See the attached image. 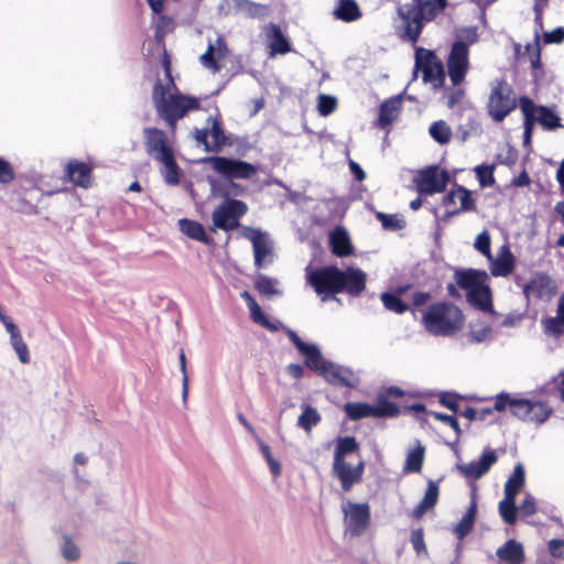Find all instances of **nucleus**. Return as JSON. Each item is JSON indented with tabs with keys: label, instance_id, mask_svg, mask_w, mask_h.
<instances>
[{
	"label": "nucleus",
	"instance_id": "e433bc0d",
	"mask_svg": "<svg viewBox=\"0 0 564 564\" xmlns=\"http://www.w3.org/2000/svg\"><path fill=\"white\" fill-rule=\"evenodd\" d=\"M377 401V405H372L373 417H395L401 413L399 405L391 402L381 392L378 394Z\"/></svg>",
	"mask_w": 564,
	"mask_h": 564
},
{
	"label": "nucleus",
	"instance_id": "72a5a7b5",
	"mask_svg": "<svg viewBox=\"0 0 564 564\" xmlns=\"http://www.w3.org/2000/svg\"><path fill=\"white\" fill-rule=\"evenodd\" d=\"M334 15L344 22H352L361 17V12L355 0H338Z\"/></svg>",
	"mask_w": 564,
	"mask_h": 564
},
{
	"label": "nucleus",
	"instance_id": "603ef678",
	"mask_svg": "<svg viewBox=\"0 0 564 564\" xmlns=\"http://www.w3.org/2000/svg\"><path fill=\"white\" fill-rule=\"evenodd\" d=\"M525 53L529 56L531 67L533 69H541V45H540V35L535 32L534 42L528 43L525 45Z\"/></svg>",
	"mask_w": 564,
	"mask_h": 564
},
{
	"label": "nucleus",
	"instance_id": "37998d69",
	"mask_svg": "<svg viewBox=\"0 0 564 564\" xmlns=\"http://www.w3.org/2000/svg\"><path fill=\"white\" fill-rule=\"evenodd\" d=\"M321 422V415L315 408L310 404H306L303 409L302 414L299 416L297 425L302 427L306 432H311V430Z\"/></svg>",
	"mask_w": 564,
	"mask_h": 564
},
{
	"label": "nucleus",
	"instance_id": "c03bdc74",
	"mask_svg": "<svg viewBox=\"0 0 564 564\" xmlns=\"http://www.w3.org/2000/svg\"><path fill=\"white\" fill-rule=\"evenodd\" d=\"M424 447L419 445L412 449L405 459L404 471L420 473L424 463Z\"/></svg>",
	"mask_w": 564,
	"mask_h": 564
},
{
	"label": "nucleus",
	"instance_id": "774afa93",
	"mask_svg": "<svg viewBox=\"0 0 564 564\" xmlns=\"http://www.w3.org/2000/svg\"><path fill=\"white\" fill-rule=\"evenodd\" d=\"M564 41V28H556L551 32H545L543 34V43L544 44H560Z\"/></svg>",
	"mask_w": 564,
	"mask_h": 564
},
{
	"label": "nucleus",
	"instance_id": "b1692460",
	"mask_svg": "<svg viewBox=\"0 0 564 564\" xmlns=\"http://www.w3.org/2000/svg\"><path fill=\"white\" fill-rule=\"evenodd\" d=\"M454 279L460 289L470 292V290L480 286L484 282H487L488 274L486 271L476 269H460L454 273Z\"/></svg>",
	"mask_w": 564,
	"mask_h": 564
},
{
	"label": "nucleus",
	"instance_id": "a19ab883",
	"mask_svg": "<svg viewBox=\"0 0 564 564\" xmlns=\"http://www.w3.org/2000/svg\"><path fill=\"white\" fill-rule=\"evenodd\" d=\"M359 451V443L354 436H344L337 438L334 459L346 460V456Z\"/></svg>",
	"mask_w": 564,
	"mask_h": 564
},
{
	"label": "nucleus",
	"instance_id": "13d9d810",
	"mask_svg": "<svg viewBox=\"0 0 564 564\" xmlns=\"http://www.w3.org/2000/svg\"><path fill=\"white\" fill-rule=\"evenodd\" d=\"M337 108V99L330 95H319L317 109L319 115L328 116Z\"/></svg>",
	"mask_w": 564,
	"mask_h": 564
},
{
	"label": "nucleus",
	"instance_id": "5701e85b",
	"mask_svg": "<svg viewBox=\"0 0 564 564\" xmlns=\"http://www.w3.org/2000/svg\"><path fill=\"white\" fill-rule=\"evenodd\" d=\"M467 302L476 310L485 313H495L492 304V292L487 282L480 284L466 294Z\"/></svg>",
	"mask_w": 564,
	"mask_h": 564
},
{
	"label": "nucleus",
	"instance_id": "6e6552de",
	"mask_svg": "<svg viewBox=\"0 0 564 564\" xmlns=\"http://www.w3.org/2000/svg\"><path fill=\"white\" fill-rule=\"evenodd\" d=\"M207 128L195 129L193 137L197 144L203 145L207 152H219L224 147L229 144L228 138L223 128V122L219 117H208Z\"/></svg>",
	"mask_w": 564,
	"mask_h": 564
},
{
	"label": "nucleus",
	"instance_id": "f3484780",
	"mask_svg": "<svg viewBox=\"0 0 564 564\" xmlns=\"http://www.w3.org/2000/svg\"><path fill=\"white\" fill-rule=\"evenodd\" d=\"M329 384L336 387L356 388L359 379L351 369L339 366L328 360L319 373Z\"/></svg>",
	"mask_w": 564,
	"mask_h": 564
},
{
	"label": "nucleus",
	"instance_id": "1a4fd4ad",
	"mask_svg": "<svg viewBox=\"0 0 564 564\" xmlns=\"http://www.w3.org/2000/svg\"><path fill=\"white\" fill-rule=\"evenodd\" d=\"M338 268L336 265H326L313 270L307 275V283L321 296L322 301H327L338 294Z\"/></svg>",
	"mask_w": 564,
	"mask_h": 564
},
{
	"label": "nucleus",
	"instance_id": "de8ad7c7",
	"mask_svg": "<svg viewBox=\"0 0 564 564\" xmlns=\"http://www.w3.org/2000/svg\"><path fill=\"white\" fill-rule=\"evenodd\" d=\"M551 409L547 406L546 403L541 401H531V409L527 422L540 424L545 422L549 419Z\"/></svg>",
	"mask_w": 564,
	"mask_h": 564
},
{
	"label": "nucleus",
	"instance_id": "4468645a",
	"mask_svg": "<svg viewBox=\"0 0 564 564\" xmlns=\"http://www.w3.org/2000/svg\"><path fill=\"white\" fill-rule=\"evenodd\" d=\"M415 66L423 74L424 82L444 80V67L434 52L419 47L415 52Z\"/></svg>",
	"mask_w": 564,
	"mask_h": 564
},
{
	"label": "nucleus",
	"instance_id": "2eb2a0df",
	"mask_svg": "<svg viewBox=\"0 0 564 564\" xmlns=\"http://www.w3.org/2000/svg\"><path fill=\"white\" fill-rule=\"evenodd\" d=\"M365 466L364 460H360L356 466H351L347 460L334 459L332 473L339 480L341 489L348 492L355 485L361 482Z\"/></svg>",
	"mask_w": 564,
	"mask_h": 564
},
{
	"label": "nucleus",
	"instance_id": "6e6d98bb",
	"mask_svg": "<svg viewBox=\"0 0 564 564\" xmlns=\"http://www.w3.org/2000/svg\"><path fill=\"white\" fill-rule=\"evenodd\" d=\"M249 310H250V317L254 323L261 325L262 327H264L271 332L278 330V327L268 319V317L262 312V310L258 303L250 306Z\"/></svg>",
	"mask_w": 564,
	"mask_h": 564
},
{
	"label": "nucleus",
	"instance_id": "09e8293b",
	"mask_svg": "<svg viewBox=\"0 0 564 564\" xmlns=\"http://www.w3.org/2000/svg\"><path fill=\"white\" fill-rule=\"evenodd\" d=\"M381 301L384 305V307L388 311L394 312L397 314H403L408 311L409 306L405 302H403L400 296L384 292L381 294Z\"/></svg>",
	"mask_w": 564,
	"mask_h": 564
},
{
	"label": "nucleus",
	"instance_id": "8fccbe9b",
	"mask_svg": "<svg viewBox=\"0 0 564 564\" xmlns=\"http://www.w3.org/2000/svg\"><path fill=\"white\" fill-rule=\"evenodd\" d=\"M542 324L546 335L560 338L564 334V317L560 314L555 317L545 318Z\"/></svg>",
	"mask_w": 564,
	"mask_h": 564
},
{
	"label": "nucleus",
	"instance_id": "a878e982",
	"mask_svg": "<svg viewBox=\"0 0 564 564\" xmlns=\"http://www.w3.org/2000/svg\"><path fill=\"white\" fill-rule=\"evenodd\" d=\"M402 99L400 96L384 100L379 108V117L377 126L384 129L391 126L398 118L401 111Z\"/></svg>",
	"mask_w": 564,
	"mask_h": 564
},
{
	"label": "nucleus",
	"instance_id": "20e7f679",
	"mask_svg": "<svg viewBox=\"0 0 564 564\" xmlns=\"http://www.w3.org/2000/svg\"><path fill=\"white\" fill-rule=\"evenodd\" d=\"M422 324L434 336H453L464 327L465 315L453 303L436 302L424 311Z\"/></svg>",
	"mask_w": 564,
	"mask_h": 564
},
{
	"label": "nucleus",
	"instance_id": "c85d7f7f",
	"mask_svg": "<svg viewBox=\"0 0 564 564\" xmlns=\"http://www.w3.org/2000/svg\"><path fill=\"white\" fill-rule=\"evenodd\" d=\"M496 555L506 564H522L525 560L523 546L516 540H508L497 550Z\"/></svg>",
	"mask_w": 564,
	"mask_h": 564
},
{
	"label": "nucleus",
	"instance_id": "864d4df0",
	"mask_svg": "<svg viewBox=\"0 0 564 564\" xmlns=\"http://www.w3.org/2000/svg\"><path fill=\"white\" fill-rule=\"evenodd\" d=\"M376 218L381 223L386 230H400L405 227V221L398 215H389L382 212L376 213Z\"/></svg>",
	"mask_w": 564,
	"mask_h": 564
},
{
	"label": "nucleus",
	"instance_id": "cd10ccee",
	"mask_svg": "<svg viewBox=\"0 0 564 564\" xmlns=\"http://www.w3.org/2000/svg\"><path fill=\"white\" fill-rule=\"evenodd\" d=\"M267 36L269 40L270 54L272 56L276 54L284 55L291 52V44L279 25L270 23L267 28Z\"/></svg>",
	"mask_w": 564,
	"mask_h": 564
},
{
	"label": "nucleus",
	"instance_id": "a18cd8bd",
	"mask_svg": "<svg viewBox=\"0 0 564 564\" xmlns=\"http://www.w3.org/2000/svg\"><path fill=\"white\" fill-rule=\"evenodd\" d=\"M429 131L431 137L442 145L448 143L452 139L451 127L443 120L433 122Z\"/></svg>",
	"mask_w": 564,
	"mask_h": 564
},
{
	"label": "nucleus",
	"instance_id": "9d476101",
	"mask_svg": "<svg viewBox=\"0 0 564 564\" xmlns=\"http://www.w3.org/2000/svg\"><path fill=\"white\" fill-rule=\"evenodd\" d=\"M447 74L453 86H459L469 69V48L460 42H454L446 59Z\"/></svg>",
	"mask_w": 564,
	"mask_h": 564
},
{
	"label": "nucleus",
	"instance_id": "39448f33",
	"mask_svg": "<svg viewBox=\"0 0 564 564\" xmlns=\"http://www.w3.org/2000/svg\"><path fill=\"white\" fill-rule=\"evenodd\" d=\"M518 105L516 91L505 78L491 83L486 109L494 121L502 122Z\"/></svg>",
	"mask_w": 564,
	"mask_h": 564
},
{
	"label": "nucleus",
	"instance_id": "f8f14e48",
	"mask_svg": "<svg viewBox=\"0 0 564 564\" xmlns=\"http://www.w3.org/2000/svg\"><path fill=\"white\" fill-rule=\"evenodd\" d=\"M527 300L531 297L544 302L551 301L557 293L555 281L544 272H536L528 283L522 286Z\"/></svg>",
	"mask_w": 564,
	"mask_h": 564
},
{
	"label": "nucleus",
	"instance_id": "5fc2aeb1",
	"mask_svg": "<svg viewBox=\"0 0 564 564\" xmlns=\"http://www.w3.org/2000/svg\"><path fill=\"white\" fill-rule=\"evenodd\" d=\"M275 284H276V281L267 276V275H263V274H260L258 275L256 282H254V289L261 294V295H267V296H271V295H275L278 294V290L275 288Z\"/></svg>",
	"mask_w": 564,
	"mask_h": 564
},
{
	"label": "nucleus",
	"instance_id": "ddd939ff",
	"mask_svg": "<svg viewBox=\"0 0 564 564\" xmlns=\"http://www.w3.org/2000/svg\"><path fill=\"white\" fill-rule=\"evenodd\" d=\"M338 294L346 293L358 297L366 290L367 274L359 268L348 267L345 270L338 268Z\"/></svg>",
	"mask_w": 564,
	"mask_h": 564
},
{
	"label": "nucleus",
	"instance_id": "49530a36",
	"mask_svg": "<svg viewBox=\"0 0 564 564\" xmlns=\"http://www.w3.org/2000/svg\"><path fill=\"white\" fill-rule=\"evenodd\" d=\"M516 497L505 496V499L499 502V513L502 520L507 524H514L517 520V507H516Z\"/></svg>",
	"mask_w": 564,
	"mask_h": 564
},
{
	"label": "nucleus",
	"instance_id": "473e14b6",
	"mask_svg": "<svg viewBox=\"0 0 564 564\" xmlns=\"http://www.w3.org/2000/svg\"><path fill=\"white\" fill-rule=\"evenodd\" d=\"M533 108V116H535V121H538L543 129L554 130L561 127V118L549 107L536 106L534 104Z\"/></svg>",
	"mask_w": 564,
	"mask_h": 564
},
{
	"label": "nucleus",
	"instance_id": "0e129e2a",
	"mask_svg": "<svg viewBox=\"0 0 564 564\" xmlns=\"http://www.w3.org/2000/svg\"><path fill=\"white\" fill-rule=\"evenodd\" d=\"M460 399V397L456 393H452V392H442L440 395H438V402L452 410L454 413H458L459 411V404H458V400Z\"/></svg>",
	"mask_w": 564,
	"mask_h": 564
},
{
	"label": "nucleus",
	"instance_id": "9b49d317",
	"mask_svg": "<svg viewBox=\"0 0 564 564\" xmlns=\"http://www.w3.org/2000/svg\"><path fill=\"white\" fill-rule=\"evenodd\" d=\"M449 182V173L437 165L422 170L415 178L416 189L421 195H433L445 191Z\"/></svg>",
	"mask_w": 564,
	"mask_h": 564
},
{
	"label": "nucleus",
	"instance_id": "f704fd0d",
	"mask_svg": "<svg viewBox=\"0 0 564 564\" xmlns=\"http://www.w3.org/2000/svg\"><path fill=\"white\" fill-rule=\"evenodd\" d=\"M476 513H477V503L475 500H473L470 502L469 507L467 508L466 513L464 514V517L460 519V521L456 524V527L454 529V533L456 534V536L459 540H463L465 536H467L471 532V530L474 528L475 519H476Z\"/></svg>",
	"mask_w": 564,
	"mask_h": 564
},
{
	"label": "nucleus",
	"instance_id": "c9c22d12",
	"mask_svg": "<svg viewBox=\"0 0 564 564\" xmlns=\"http://www.w3.org/2000/svg\"><path fill=\"white\" fill-rule=\"evenodd\" d=\"M525 482V473L521 464L516 465L512 475L505 484V496L517 497Z\"/></svg>",
	"mask_w": 564,
	"mask_h": 564
},
{
	"label": "nucleus",
	"instance_id": "338daca9",
	"mask_svg": "<svg viewBox=\"0 0 564 564\" xmlns=\"http://www.w3.org/2000/svg\"><path fill=\"white\" fill-rule=\"evenodd\" d=\"M15 173L12 165L0 156V183L9 184L14 180Z\"/></svg>",
	"mask_w": 564,
	"mask_h": 564
},
{
	"label": "nucleus",
	"instance_id": "4be33fe9",
	"mask_svg": "<svg viewBox=\"0 0 564 564\" xmlns=\"http://www.w3.org/2000/svg\"><path fill=\"white\" fill-rule=\"evenodd\" d=\"M455 193L456 197L459 200V207H455L453 209H446V212L440 218L443 223H448L452 217L459 215L460 213L476 212L477 204L476 199L473 197V192L463 185L455 184Z\"/></svg>",
	"mask_w": 564,
	"mask_h": 564
},
{
	"label": "nucleus",
	"instance_id": "bf43d9fd",
	"mask_svg": "<svg viewBox=\"0 0 564 564\" xmlns=\"http://www.w3.org/2000/svg\"><path fill=\"white\" fill-rule=\"evenodd\" d=\"M478 41V33L476 26H467L463 28L457 33V40L455 42H460L465 44L466 47Z\"/></svg>",
	"mask_w": 564,
	"mask_h": 564
},
{
	"label": "nucleus",
	"instance_id": "7c9ffc66",
	"mask_svg": "<svg viewBox=\"0 0 564 564\" xmlns=\"http://www.w3.org/2000/svg\"><path fill=\"white\" fill-rule=\"evenodd\" d=\"M440 488L438 485L430 480L425 490L423 499L413 509L412 517L416 520L421 519L429 510H432L438 501Z\"/></svg>",
	"mask_w": 564,
	"mask_h": 564
},
{
	"label": "nucleus",
	"instance_id": "052dcab7",
	"mask_svg": "<svg viewBox=\"0 0 564 564\" xmlns=\"http://www.w3.org/2000/svg\"><path fill=\"white\" fill-rule=\"evenodd\" d=\"M202 64L212 69L214 73L220 70V64L215 57V47L213 44H209L206 52L200 56Z\"/></svg>",
	"mask_w": 564,
	"mask_h": 564
},
{
	"label": "nucleus",
	"instance_id": "58836bf2",
	"mask_svg": "<svg viewBox=\"0 0 564 564\" xmlns=\"http://www.w3.org/2000/svg\"><path fill=\"white\" fill-rule=\"evenodd\" d=\"M344 412L351 421H358L365 417H373L371 404L365 402H347L344 404Z\"/></svg>",
	"mask_w": 564,
	"mask_h": 564
},
{
	"label": "nucleus",
	"instance_id": "f257e3e1",
	"mask_svg": "<svg viewBox=\"0 0 564 564\" xmlns=\"http://www.w3.org/2000/svg\"><path fill=\"white\" fill-rule=\"evenodd\" d=\"M167 83L163 84L158 79L152 88V99L158 116L163 119L172 133L177 128V121L183 119L191 111L200 109L198 98L183 95L177 91L171 73V57L164 50L161 58Z\"/></svg>",
	"mask_w": 564,
	"mask_h": 564
},
{
	"label": "nucleus",
	"instance_id": "6ab92c4d",
	"mask_svg": "<svg viewBox=\"0 0 564 564\" xmlns=\"http://www.w3.org/2000/svg\"><path fill=\"white\" fill-rule=\"evenodd\" d=\"M497 460L498 456L496 452L488 449L481 454L478 460H473L468 464H458L457 469L466 478L478 479L487 474Z\"/></svg>",
	"mask_w": 564,
	"mask_h": 564
},
{
	"label": "nucleus",
	"instance_id": "c756f323",
	"mask_svg": "<svg viewBox=\"0 0 564 564\" xmlns=\"http://www.w3.org/2000/svg\"><path fill=\"white\" fill-rule=\"evenodd\" d=\"M490 261V272L494 276H508L514 269V257L507 246L501 247L499 257Z\"/></svg>",
	"mask_w": 564,
	"mask_h": 564
},
{
	"label": "nucleus",
	"instance_id": "aec40b11",
	"mask_svg": "<svg viewBox=\"0 0 564 564\" xmlns=\"http://www.w3.org/2000/svg\"><path fill=\"white\" fill-rule=\"evenodd\" d=\"M65 177L75 186L88 188L93 183V166L76 159L69 160L65 165Z\"/></svg>",
	"mask_w": 564,
	"mask_h": 564
},
{
	"label": "nucleus",
	"instance_id": "393cba45",
	"mask_svg": "<svg viewBox=\"0 0 564 564\" xmlns=\"http://www.w3.org/2000/svg\"><path fill=\"white\" fill-rule=\"evenodd\" d=\"M249 239L252 242L257 269H261L264 263L272 262V247L264 235L259 230H254Z\"/></svg>",
	"mask_w": 564,
	"mask_h": 564
},
{
	"label": "nucleus",
	"instance_id": "4d7b16f0",
	"mask_svg": "<svg viewBox=\"0 0 564 564\" xmlns=\"http://www.w3.org/2000/svg\"><path fill=\"white\" fill-rule=\"evenodd\" d=\"M475 249L485 256L488 260H492L491 239L487 231L480 232L475 241Z\"/></svg>",
	"mask_w": 564,
	"mask_h": 564
},
{
	"label": "nucleus",
	"instance_id": "2f4dec72",
	"mask_svg": "<svg viewBox=\"0 0 564 564\" xmlns=\"http://www.w3.org/2000/svg\"><path fill=\"white\" fill-rule=\"evenodd\" d=\"M519 106L523 113V143L530 144L535 123V116H533L534 101L528 96H521L519 98Z\"/></svg>",
	"mask_w": 564,
	"mask_h": 564
},
{
	"label": "nucleus",
	"instance_id": "69168bd1",
	"mask_svg": "<svg viewBox=\"0 0 564 564\" xmlns=\"http://www.w3.org/2000/svg\"><path fill=\"white\" fill-rule=\"evenodd\" d=\"M13 349L19 356V360L22 364H29L30 362V352L28 345L24 343L22 336L18 337L17 339L10 340Z\"/></svg>",
	"mask_w": 564,
	"mask_h": 564
},
{
	"label": "nucleus",
	"instance_id": "f03ea898",
	"mask_svg": "<svg viewBox=\"0 0 564 564\" xmlns=\"http://www.w3.org/2000/svg\"><path fill=\"white\" fill-rule=\"evenodd\" d=\"M447 7V0H411V3L399 6L397 12L402 20L400 39L416 44L425 24L434 21Z\"/></svg>",
	"mask_w": 564,
	"mask_h": 564
},
{
	"label": "nucleus",
	"instance_id": "3c124183",
	"mask_svg": "<svg viewBox=\"0 0 564 564\" xmlns=\"http://www.w3.org/2000/svg\"><path fill=\"white\" fill-rule=\"evenodd\" d=\"M475 174L477 177V181L479 182L481 187H490L496 183L494 172H495V165H487L481 164L477 165L475 169Z\"/></svg>",
	"mask_w": 564,
	"mask_h": 564
},
{
	"label": "nucleus",
	"instance_id": "e2e57ef3",
	"mask_svg": "<svg viewBox=\"0 0 564 564\" xmlns=\"http://www.w3.org/2000/svg\"><path fill=\"white\" fill-rule=\"evenodd\" d=\"M62 554H63L64 558L67 561H76L79 558V555H80L79 549L74 544L72 539L67 535L64 536Z\"/></svg>",
	"mask_w": 564,
	"mask_h": 564
},
{
	"label": "nucleus",
	"instance_id": "4c0bfd02",
	"mask_svg": "<svg viewBox=\"0 0 564 564\" xmlns=\"http://www.w3.org/2000/svg\"><path fill=\"white\" fill-rule=\"evenodd\" d=\"M302 355L305 357V366L317 375L321 373L323 367L328 362V360L323 358L319 348L313 344H310Z\"/></svg>",
	"mask_w": 564,
	"mask_h": 564
},
{
	"label": "nucleus",
	"instance_id": "7ed1b4c3",
	"mask_svg": "<svg viewBox=\"0 0 564 564\" xmlns=\"http://www.w3.org/2000/svg\"><path fill=\"white\" fill-rule=\"evenodd\" d=\"M147 153L163 165L161 171L167 185L176 186L181 182L183 171L176 162L173 142L162 129L149 127L143 129Z\"/></svg>",
	"mask_w": 564,
	"mask_h": 564
},
{
	"label": "nucleus",
	"instance_id": "bb28decb",
	"mask_svg": "<svg viewBox=\"0 0 564 564\" xmlns=\"http://www.w3.org/2000/svg\"><path fill=\"white\" fill-rule=\"evenodd\" d=\"M332 252L337 257H348L352 253V246L348 232L343 227H336L329 235Z\"/></svg>",
	"mask_w": 564,
	"mask_h": 564
},
{
	"label": "nucleus",
	"instance_id": "0eeeda50",
	"mask_svg": "<svg viewBox=\"0 0 564 564\" xmlns=\"http://www.w3.org/2000/svg\"><path fill=\"white\" fill-rule=\"evenodd\" d=\"M248 206L245 202L227 198L218 205L212 215L215 228L231 231L239 227V218L246 215Z\"/></svg>",
	"mask_w": 564,
	"mask_h": 564
},
{
	"label": "nucleus",
	"instance_id": "79ce46f5",
	"mask_svg": "<svg viewBox=\"0 0 564 564\" xmlns=\"http://www.w3.org/2000/svg\"><path fill=\"white\" fill-rule=\"evenodd\" d=\"M236 8L246 13L249 18H263L268 14L269 8L265 4L256 3L250 0H236Z\"/></svg>",
	"mask_w": 564,
	"mask_h": 564
},
{
	"label": "nucleus",
	"instance_id": "a211bd4d",
	"mask_svg": "<svg viewBox=\"0 0 564 564\" xmlns=\"http://www.w3.org/2000/svg\"><path fill=\"white\" fill-rule=\"evenodd\" d=\"M347 508H344L346 517H348V530L351 535H361L370 524V508L368 503H352L348 502Z\"/></svg>",
	"mask_w": 564,
	"mask_h": 564
},
{
	"label": "nucleus",
	"instance_id": "423d86ee",
	"mask_svg": "<svg viewBox=\"0 0 564 564\" xmlns=\"http://www.w3.org/2000/svg\"><path fill=\"white\" fill-rule=\"evenodd\" d=\"M204 162L227 181L251 180L258 173L256 165L239 159L216 155L206 158Z\"/></svg>",
	"mask_w": 564,
	"mask_h": 564
},
{
	"label": "nucleus",
	"instance_id": "680f3d73",
	"mask_svg": "<svg viewBox=\"0 0 564 564\" xmlns=\"http://www.w3.org/2000/svg\"><path fill=\"white\" fill-rule=\"evenodd\" d=\"M446 106L453 109L455 106L460 104L465 98V89L455 86V88L445 90Z\"/></svg>",
	"mask_w": 564,
	"mask_h": 564
},
{
	"label": "nucleus",
	"instance_id": "ea45409f",
	"mask_svg": "<svg viewBox=\"0 0 564 564\" xmlns=\"http://www.w3.org/2000/svg\"><path fill=\"white\" fill-rule=\"evenodd\" d=\"M180 228L187 237L207 243L209 241L205 228L202 224L191 219H181Z\"/></svg>",
	"mask_w": 564,
	"mask_h": 564
},
{
	"label": "nucleus",
	"instance_id": "dca6fc26",
	"mask_svg": "<svg viewBox=\"0 0 564 564\" xmlns=\"http://www.w3.org/2000/svg\"><path fill=\"white\" fill-rule=\"evenodd\" d=\"M42 196L41 189L35 185L21 187L12 193V207L21 214L35 215L39 213L37 204Z\"/></svg>",
	"mask_w": 564,
	"mask_h": 564
},
{
	"label": "nucleus",
	"instance_id": "412c9836",
	"mask_svg": "<svg viewBox=\"0 0 564 564\" xmlns=\"http://www.w3.org/2000/svg\"><path fill=\"white\" fill-rule=\"evenodd\" d=\"M507 408H509L512 415L522 421H527L531 409V401L527 399H514L508 393L502 392L496 398L495 410L501 412Z\"/></svg>",
	"mask_w": 564,
	"mask_h": 564
}]
</instances>
